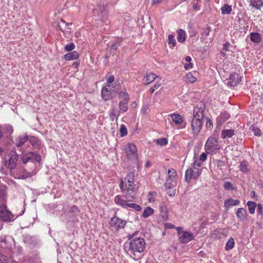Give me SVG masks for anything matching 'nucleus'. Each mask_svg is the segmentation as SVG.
I'll return each instance as SVG.
<instances>
[{
	"label": "nucleus",
	"instance_id": "f257e3e1",
	"mask_svg": "<svg viewBox=\"0 0 263 263\" xmlns=\"http://www.w3.org/2000/svg\"><path fill=\"white\" fill-rule=\"evenodd\" d=\"M138 232L136 231L132 234H129L127 236L128 240H131L129 243V248L127 252L134 259L138 260L142 256L146 243L144 239L141 237H136L133 238L137 235Z\"/></svg>",
	"mask_w": 263,
	"mask_h": 263
},
{
	"label": "nucleus",
	"instance_id": "f03ea898",
	"mask_svg": "<svg viewBox=\"0 0 263 263\" xmlns=\"http://www.w3.org/2000/svg\"><path fill=\"white\" fill-rule=\"evenodd\" d=\"M120 187L122 192L126 191L125 197L128 201H133L136 199L138 186L134 183V181L125 182L124 184L123 180L121 179Z\"/></svg>",
	"mask_w": 263,
	"mask_h": 263
},
{
	"label": "nucleus",
	"instance_id": "7ed1b4c3",
	"mask_svg": "<svg viewBox=\"0 0 263 263\" xmlns=\"http://www.w3.org/2000/svg\"><path fill=\"white\" fill-rule=\"evenodd\" d=\"M94 19L96 21H100L102 22L107 23L108 11L106 6H99L93 10Z\"/></svg>",
	"mask_w": 263,
	"mask_h": 263
},
{
	"label": "nucleus",
	"instance_id": "20e7f679",
	"mask_svg": "<svg viewBox=\"0 0 263 263\" xmlns=\"http://www.w3.org/2000/svg\"><path fill=\"white\" fill-rule=\"evenodd\" d=\"M204 148L207 153L213 154L218 151L220 145L216 138L210 137L206 140Z\"/></svg>",
	"mask_w": 263,
	"mask_h": 263
},
{
	"label": "nucleus",
	"instance_id": "39448f33",
	"mask_svg": "<svg viewBox=\"0 0 263 263\" xmlns=\"http://www.w3.org/2000/svg\"><path fill=\"white\" fill-rule=\"evenodd\" d=\"M176 230L180 242L186 243L194 239L193 234L191 232L183 231L182 227H177Z\"/></svg>",
	"mask_w": 263,
	"mask_h": 263
},
{
	"label": "nucleus",
	"instance_id": "423d86ee",
	"mask_svg": "<svg viewBox=\"0 0 263 263\" xmlns=\"http://www.w3.org/2000/svg\"><path fill=\"white\" fill-rule=\"evenodd\" d=\"M201 174L200 170L195 166L189 168L185 172V180L189 182L192 179H196Z\"/></svg>",
	"mask_w": 263,
	"mask_h": 263
},
{
	"label": "nucleus",
	"instance_id": "0eeeda50",
	"mask_svg": "<svg viewBox=\"0 0 263 263\" xmlns=\"http://www.w3.org/2000/svg\"><path fill=\"white\" fill-rule=\"evenodd\" d=\"M124 151L127 157L130 160H137L138 158L137 150L133 143H129L125 146Z\"/></svg>",
	"mask_w": 263,
	"mask_h": 263
},
{
	"label": "nucleus",
	"instance_id": "6e6552de",
	"mask_svg": "<svg viewBox=\"0 0 263 263\" xmlns=\"http://www.w3.org/2000/svg\"><path fill=\"white\" fill-rule=\"evenodd\" d=\"M0 219L5 221H9L14 219L13 215L7 209L5 205H0Z\"/></svg>",
	"mask_w": 263,
	"mask_h": 263
},
{
	"label": "nucleus",
	"instance_id": "1a4fd4ad",
	"mask_svg": "<svg viewBox=\"0 0 263 263\" xmlns=\"http://www.w3.org/2000/svg\"><path fill=\"white\" fill-rule=\"evenodd\" d=\"M18 160V155L16 152H12L9 155V158L5 162V166L10 170L15 168Z\"/></svg>",
	"mask_w": 263,
	"mask_h": 263
},
{
	"label": "nucleus",
	"instance_id": "9d476101",
	"mask_svg": "<svg viewBox=\"0 0 263 263\" xmlns=\"http://www.w3.org/2000/svg\"><path fill=\"white\" fill-rule=\"evenodd\" d=\"M109 224L116 230H119L124 228L126 224V221L122 220L116 215H115L111 218Z\"/></svg>",
	"mask_w": 263,
	"mask_h": 263
},
{
	"label": "nucleus",
	"instance_id": "9b49d317",
	"mask_svg": "<svg viewBox=\"0 0 263 263\" xmlns=\"http://www.w3.org/2000/svg\"><path fill=\"white\" fill-rule=\"evenodd\" d=\"M203 124L202 120L199 118H193L191 121V128L194 135H198L201 130Z\"/></svg>",
	"mask_w": 263,
	"mask_h": 263
},
{
	"label": "nucleus",
	"instance_id": "f8f14e48",
	"mask_svg": "<svg viewBox=\"0 0 263 263\" xmlns=\"http://www.w3.org/2000/svg\"><path fill=\"white\" fill-rule=\"evenodd\" d=\"M204 105L202 102H199L193 111V118L203 120L204 118Z\"/></svg>",
	"mask_w": 263,
	"mask_h": 263
},
{
	"label": "nucleus",
	"instance_id": "ddd939ff",
	"mask_svg": "<svg viewBox=\"0 0 263 263\" xmlns=\"http://www.w3.org/2000/svg\"><path fill=\"white\" fill-rule=\"evenodd\" d=\"M176 171L174 168H171L168 170V178L164 184L165 189H170L171 188L172 185L171 182L176 177Z\"/></svg>",
	"mask_w": 263,
	"mask_h": 263
},
{
	"label": "nucleus",
	"instance_id": "4468645a",
	"mask_svg": "<svg viewBox=\"0 0 263 263\" xmlns=\"http://www.w3.org/2000/svg\"><path fill=\"white\" fill-rule=\"evenodd\" d=\"M241 81V77L236 73H231L230 76L228 84L231 86H235Z\"/></svg>",
	"mask_w": 263,
	"mask_h": 263
},
{
	"label": "nucleus",
	"instance_id": "2eb2a0df",
	"mask_svg": "<svg viewBox=\"0 0 263 263\" xmlns=\"http://www.w3.org/2000/svg\"><path fill=\"white\" fill-rule=\"evenodd\" d=\"M28 141V135L20 136L15 139V146L20 147Z\"/></svg>",
	"mask_w": 263,
	"mask_h": 263
},
{
	"label": "nucleus",
	"instance_id": "dca6fc26",
	"mask_svg": "<svg viewBox=\"0 0 263 263\" xmlns=\"http://www.w3.org/2000/svg\"><path fill=\"white\" fill-rule=\"evenodd\" d=\"M120 111L115 106L112 105L109 112V117L112 121H117L118 117L120 116Z\"/></svg>",
	"mask_w": 263,
	"mask_h": 263
},
{
	"label": "nucleus",
	"instance_id": "f3484780",
	"mask_svg": "<svg viewBox=\"0 0 263 263\" xmlns=\"http://www.w3.org/2000/svg\"><path fill=\"white\" fill-rule=\"evenodd\" d=\"M250 5L256 10L260 9L263 6V0H249Z\"/></svg>",
	"mask_w": 263,
	"mask_h": 263
},
{
	"label": "nucleus",
	"instance_id": "a211bd4d",
	"mask_svg": "<svg viewBox=\"0 0 263 263\" xmlns=\"http://www.w3.org/2000/svg\"><path fill=\"white\" fill-rule=\"evenodd\" d=\"M126 200L123 199V197L117 195L115 197V202L122 206L123 208H126L127 204V202L129 201L128 200V199L126 198Z\"/></svg>",
	"mask_w": 263,
	"mask_h": 263
},
{
	"label": "nucleus",
	"instance_id": "6ab92c4d",
	"mask_svg": "<svg viewBox=\"0 0 263 263\" xmlns=\"http://www.w3.org/2000/svg\"><path fill=\"white\" fill-rule=\"evenodd\" d=\"M79 58L78 53L76 51L70 52L64 55V58L66 61H71L76 60Z\"/></svg>",
	"mask_w": 263,
	"mask_h": 263
},
{
	"label": "nucleus",
	"instance_id": "aec40b11",
	"mask_svg": "<svg viewBox=\"0 0 263 263\" xmlns=\"http://www.w3.org/2000/svg\"><path fill=\"white\" fill-rule=\"evenodd\" d=\"M236 215L240 220L243 221L247 218V212L243 208H239L237 211Z\"/></svg>",
	"mask_w": 263,
	"mask_h": 263
},
{
	"label": "nucleus",
	"instance_id": "412c9836",
	"mask_svg": "<svg viewBox=\"0 0 263 263\" xmlns=\"http://www.w3.org/2000/svg\"><path fill=\"white\" fill-rule=\"evenodd\" d=\"M157 77V76L153 73L146 74V76L144 77L143 79V83L147 85L153 82Z\"/></svg>",
	"mask_w": 263,
	"mask_h": 263
},
{
	"label": "nucleus",
	"instance_id": "4be33fe9",
	"mask_svg": "<svg viewBox=\"0 0 263 263\" xmlns=\"http://www.w3.org/2000/svg\"><path fill=\"white\" fill-rule=\"evenodd\" d=\"M251 41L255 43H259L261 41V37L259 33L252 32L250 34Z\"/></svg>",
	"mask_w": 263,
	"mask_h": 263
},
{
	"label": "nucleus",
	"instance_id": "5701e85b",
	"mask_svg": "<svg viewBox=\"0 0 263 263\" xmlns=\"http://www.w3.org/2000/svg\"><path fill=\"white\" fill-rule=\"evenodd\" d=\"M170 116L171 117V118H172V120L173 121V122L176 125H180L183 122L182 118L179 114H173L170 115Z\"/></svg>",
	"mask_w": 263,
	"mask_h": 263
},
{
	"label": "nucleus",
	"instance_id": "b1692460",
	"mask_svg": "<svg viewBox=\"0 0 263 263\" xmlns=\"http://www.w3.org/2000/svg\"><path fill=\"white\" fill-rule=\"evenodd\" d=\"M101 96L103 99L105 101L108 100L111 98V95L107 87H104L102 89Z\"/></svg>",
	"mask_w": 263,
	"mask_h": 263
},
{
	"label": "nucleus",
	"instance_id": "393cba45",
	"mask_svg": "<svg viewBox=\"0 0 263 263\" xmlns=\"http://www.w3.org/2000/svg\"><path fill=\"white\" fill-rule=\"evenodd\" d=\"M33 146L37 147L40 144V140L35 137L28 136V141Z\"/></svg>",
	"mask_w": 263,
	"mask_h": 263
},
{
	"label": "nucleus",
	"instance_id": "a878e982",
	"mask_svg": "<svg viewBox=\"0 0 263 263\" xmlns=\"http://www.w3.org/2000/svg\"><path fill=\"white\" fill-rule=\"evenodd\" d=\"M234 135V131L232 129L223 130L221 132V138L223 139L231 138Z\"/></svg>",
	"mask_w": 263,
	"mask_h": 263
},
{
	"label": "nucleus",
	"instance_id": "bb28decb",
	"mask_svg": "<svg viewBox=\"0 0 263 263\" xmlns=\"http://www.w3.org/2000/svg\"><path fill=\"white\" fill-rule=\"evenodd\" d=\"M128 100H122L119 103V109L120 112L123 111L126 112L128 109L127 103L128 102Z\"/></svg>",
	"mask_w": 263,
	"mask_h": 263
},
{
	"label": "nucleus",
	"instance_id": "cd10ccee",
	"mask_svg": "<svg viewBox=\"0 0 263 263\" xmlns=\"http://www.w3.org/2000/svg\"><path fill=\"white\" fill-rule=\"evenodd\" d=\"M240 201L238 200H233L232 198H228L224 201V204L226 206L237 205L239 204Z\"/></svg>",
	"mask_w": 263,
	"mask_h": 263
},
{
	"label": "nucleus",
	"instance_id": "c85d7f7f",
	"mask_svg": "<svg viewBox=\"0 0 263 263\" xmlns=\"http://www.w3.org/2000/svg\"><path fill=\"white\" fill-rule=\"evenodd\" d=\"M185 40V32L182 29L178 31L177 40L180 43L183 42Z\"/></svg>",
	"mask_w": 263,
	"mask_h": 263
},
{
	"label": "nucleus",
	"instance_id": "c756f323",
	"mask_svg": "<svg viewBox=\"0 0 263 263\" xmlns=\"http://www.w3.org/2000/svg\"><path fill=\"white\" fill-rule=\"evenodd\" d=\"M221 10L222 14H229L232 11V7L231 5L225 4L221 7Z\"/></svg>",
	"mask_w": 263,
	"mask_h": 263
},
{
	"label": "nucleus",
	"instance_id": "7c9ffc66",
	"mask_svg": "<svg viewBox=\"0 0 263 263\" xmlns=\"http://www.w3.org/2000/svg\"><path fill=\"white\" fill-rule=\"evenodd\" d=\"M154 213V210L149 206L146 207L142 214V217L147 218Z\"/></svg>",
	"mask_w": 263,
	"mask_h": 263
},
{
	"label": "nucleus",
	"instance_id": "2f4dec72",
	"mask_svg": "<svg viewBox=\"0 0 263 263\" xmlns=\"http://www.w3.org/2000/svg\"><path fill=\"white\" fill-rule=\"evenodd\" d=\"M234 244L235 241L234 238L233 237H231L226 243L225 249L227 251L231 250L234 248Z\"/></svg>",
	"mask_w": 263,
	"mask_h": 263
},
{
	"label": "nucleus",
	"instance_id": "473e14b6",
	"mask_svg": "<svg viewBox=\"0 0 263 263\" xmlns=\"http://www.w3.org/2000/svg\"><path fill=\"white\" fill-rule=\"evenodd\" d=\"M247 205L248 206L249 213L251 214H253L256 207V203L255 202L248 201L247 202Z\"/></svg>",
	"mask_w": 263,
	"mask_h": 263
},
{
	"label": "nucleus",
	"instance_id": "72a5a7b5",
	"mask_svg": "<svg viewBox=\"0 0 263 263\" xmlns=\"http://www.w3.org/2000/svg\"><path fill=\"white\" fill-rule=\"evenodd\" d=\"M197 80V78L193 76V74L191 72H189L186 75V80L187 82L190 83H194Z\"/></svg>",
	"mask_w": 263,
	"mask_h": 263
},
{
	"label": "nucleus",
	"instance_id": "f704fd0d",
	"mask_svg": "<svg viewBox=\"0 0 263 263\" xmlns=\"http://www.w3.org/2000/svg\"><path fill=\"white\" fill-rule=\"evenodd\" d=\"M239 169L240 171L245 173H248L249 171V169L248 168V166L245 161H242L241 162L239 166Z\"/></svg>",
	"mask_w": 263,
	"mask_h": 263
},
{
	"label": "nucleus",
	"instance_id": "c9c22d12",
	"mask_svg": "<svg viewBox=\"0 0 263 263\" xmlns=\"http://www.w3.org/2000/svg\"><path fill=\"white\" fill-rule=\"evenodd\" d=\"M223 187L226 190L232 191L235 187L233 184L230 181H226L223 184Z\"/></svg>",
	"mask_w": 263,
	"mask_h": 263
},
{
	"label": "nucleus",
	"instance_id": "e433bc0d",
	"mask_svg": "<svg viewBox=\"0 0 263 263\" xmlns=\"http://www.w3.org/2000/svg\"><path fill=\"white\" fill-rule=\"evenodd\" d=\"M135 174L133 172H130L128 174L125 178V183L128 182L134 181Z\"/></svg>",
	"mask_w": 263,
	"mask_h": 263
},
{
	"label": "nucleus",
	"instance_id": "4c0bfd02",
	"mask_svg": "<svg viewBox=\"0 0 263 263\" xmlns=\"http://www.w3.org/2000/svg\"><path fill=\"white\" fill-rule=\"evenodd\" d=\"M74 48H75V45L72 42H71V43L67 44L64 47V50L66 51H68V52L72 51Z\"/></svg>",
	"mask_w": 263,
	"mask_h": 263
},
{
	"label": "nucleus",
	"instance_id": "58836bf2",
	"mask_svg": "<svg viewBox=\"0 0 263 263\" xmlns=\"http://www.w3.org/2000/svg\"><path fill=\"white\" fill-rule=\"evenodd\" d=\"M127 134V130L126 126L124 124L120 126V134L121 137L125 136Z\"/></svg>",
	"mask_w": 263,
	"mask_h": 263
},
{
	"label": "nucleus",
	"instance_id": "ea45409f",
	"mask_svg": "<svg viewBox=\"0 0 263 263\" xmlns=\"http://www.w3.org/2000/svg\"><path fill=\"white\" fill-rule=\"evenodd\" d=\"M133 208L137 211H139L141 209L140 206L136 203H127L126 208Z\"/></svg>",
	"mask_w": 263,
	"mask_h": 263
},
{
	"label": "nucleus",
	"instance_id": "a19ab883",
	"mask_svg": "<svg viewBox=\"0 0 263 263\" xmlns=\"http://www.w3.org/2000/svg\"><path fill=\"white\" fill-rule=\"evenodd\" d=\"M29 155L31 156V160H33L36 161L37 162L40 161L41 156L39 155H38L36 153H34L33 152H30Z\"/></svg>",
	"mask_w": 263,
	"mask_h": 263
},
{
	"label": "nucleus",
	"instance_id": "79ce46f5",
	"mask_svg": "<svg viewBox=\"0 0 263 263\" xmlns=\"http://www.w3.org/2000/svg\"><path fill=\"white\" fill-rule=\"evenodd\" d=\"M250 129L253 132L255 136H260L261 135L260 130L257 127L252 125L250 127Z\"/></svg>",
	"mask_w": 263,
	"mask_h": 263
},
{
	"label": "nucleus",
	"instance_id": "37998d69",
	"mask_svg": "<svg viewBox=\"0 0 263 263\" xmlns=\"http://www.w3.org/2000/svg\"><path fill=\"white\" fill-rule=\"evenodd\" d=\"M168 44H172L174 47L176 46V42L173 34H170L168 35Z\"/></svg>",
	"mask_w": 263,
	"mask_h": 263
},
{
	"label": "nucleus",
	"instance_id": "c03bdc74",
	"mask_svg": "<svg viewBox=\"0 0 263 263\" xmlns=\"http://www.w3.org/2000/svg\"><path fill=\"white\" fill-rule=\"evenodd\" d=\"M242 21L244 23L243 27V28H241L240 30H241V32L243 31L245 33H246L247 32L249 27V23L247 20H243Z\"/></svg>",
	"mask_w": 263,
	"mask_h": 263
},
{
	"label": "nucleus",
	"instance_id": "a18cd8bd",
	"mask_svg": "<svg viewBox=\"0 0 263 263\" xmlns=\"http://www.w3.org/2000/svg\"><path fill=\"white\" fill-rule=\"evenodd\" d=\"M157 143L160 145H165L167 144V140L166 138H163L157 140Z\"/></svg>",
	"mask_w": 263,
	"mask_h": 263
},
{
	"label": "nucleus",
	"instance_id": "49530a36",
	"mask_svg": "<svg viewBox=\"0 0 263 263\" xmlns=\"http://www.w3.org/2000/svg\"><path fill=\"white\" fill-rule=\"evenodd\" d=\"M71 25V24H66L65 22L63 21V20H61V22L59 23V28L60 29V30H61L62 31L64 32V31H67L68 32V30H66L65 29H64V26H69Z\"/></svg>",
	"mask_w": 263,
	"mask_h": 263
},
{
	"label": "nucleus",
	"instance_id": "de8ad7c7",
	"mask_svg": "<svg viewBox=\"0 0 263 263\" xmlns=\"http://www.w3.org/2000/svg\"><path fill=\"white\" fill-rule=\"evenodd\" d=\"M119 97L120 98H123L122 100H126L129 101L128 95L126 92H120L119 93Z\"/></svg>",
	"mask_w": 263,
	"mask_h": 263
},
{
	"label": "nucleus",
	"instance_id": "09e8293b",
	"mask_svg": "<svg viewBox=\"0 0 263 263\" xmlns=\"http://www.w3.org/2000/svg\"><path fill=\"white\" fill-rule=\"evenodd\" d=\"M31 160V156L29 153L24 155L22 157V160L24 163H26L29 160Z\"/></svg>",
	"mask_w": 263,
	"mask_h": 263
},
{
	"label": "nucleus",
	"instance_id": "8fccbe9b",
	"mask_svg": "<svg viewBox=\"0 0 263 263\" xmlns=\"http://www.w3.org/2000/svg\"><path fill=\"white\" fill-rule=\"evenodd\" d=\"M114 76L113 75H109L105 77V79L108 83H111L114 81Z\"/></svg>",
	"mask_w": 263,
	"mask_h": 263
},
{
	"label": "nucleus",
	"instance_id": "3c124183",
	"mask_svg": "<svg viewBox=\"0 0 263 263\" xmlns=\"http://www.w3.org/2000/svg\"><path fill=\"white\" fill-rule=\"evenodd\" d=\"M257 212L260 215H263L262 205L261 204L256 205Z\"/></svg>",
	"mask_w": 263,
	"mask_h": 263
},
{
	"label": "nucleus",
	"instance_id": "603ef678",
	"mask_svg": "<svg viewBox=\"0 0 263 263\" xmlns=\"http://www.w3.org/2000/svg\"><path fill=\"white\" fill-rule=\"evenodd\" d=\"M201 162V161H200V160L199 159L198 160L197 159H195L194 161L193 166H195V167H196V166L200 167L201 166V164H202Z\"/></svg>",
	"mask_w": 263,
	"mask_h": 263
},
{
	"label": "nucleus",
	"instance_id": "864d4df0",
	"mask_svg": "<svg viewBox=\"0 0 263 263\" xmlns=\"http://www.w3.org/2000/svg\"><path fill=\"white\" fill-rule=\"evenodd\" d=\"M207 158V155L205 153H202L200 156V158H199V160H200V161L201 162H204L205 161V160Z\"/></svg>",
	"mask_w": 263,
	"mask_h": 263
},
{
	"label": "nucleus",
	"instance_id": "5fc2aeb1",
	"mask_svg": "<svg viewBox=\"0 0 263 263\" xmlns=\"http://www.w3.org/2000/svg\"><path fill=\"white\" fill-rule=\"evenodd\" d=\"M6 188V187L5 186H0V196L5 195Z\"/></svg>",
	"mask_w": 263,
	"mask_h": 263
},
{
	"label": "nucleus",
	"instance_id": "6e6d98bb",
	"mask_svg": "<svg viewBox=\"0 0 263 263\" xmlns=\"http://www.w3.org/2000/svg\"><path fill=\"white\" fill-rule=\"evenodd\" d=\"M164 227L166 229H174L175 227L174 224L171 223H166L164 224Z\"/></svg>",
	"mask_w": 263,
	"mask_h": 263
},
{
	"label": "nucleus",
	"instance_id": "4d7b16f0",
	"mask_svg": "<svg viewBox=\"0 0 263 263\" xmlns=\"http://www.w3.org/2000/svg\"><path fill=\"white\" fill-rule=\"evenodd\" d=\"M79 212V210L77 206L73 205V206H72L71 208L70 212H71V213H78Z\"/></svg>",
	"mask_w": 263,
	"mask_h": 263
},
{
	"label": "nucleus",
	"instance_id": "13d9d810",
	"mask_svg": "<svg viewBox=\"0 0 263 263\" xmlns=\"http://www.w3.org/2000/svg\"><path fill=\"white\" fill-rule=\"evenodd\" d=\"M172 187L170 189H166L167 190H170L167 192V193L170 196H174L176 193L175 189H173L171 190Z\"/></svg>",
	"mask_w": 263,
	"mask_h": 263
},
{
	"label": "nucleus",
	"instance_id": "bf43d9fd",
	"mask_svg": "<svg viewBox=\"0 0 263 263\" xmlns=\"http://www.w3.org/2000/svg\"><path fill=\"white\" fill-rule=\"evenodd\" d=\"M0 263H7L6 257L0 254Z\"/></svg>",
	"mask_w": 263,
	"mask_h": 263
},
{
	"label": "nucleus",
	"instance_id": "052dcab7",
	"mask_svg": "<svg viewBox=\"0 0 263 263\" xmlns=\"http://www.w3.org/2000/svg\"><path fill=\"white\" fill-rule=\"evenodd\" d=\"M119 46V44L118 43H116L115 44H114L111 46V48H110V50H116L118 47Z\"/></svg>",
	"mask_w": 263,
	"mask_h": 263
},
{
	"label": "nucleus",
	"instance_id": "680f3d73",
	"mask_svg": "<svg viewBox=\"0 0 263 263\" xmlns=\"http://www.w3.org/2000/svg\"><path fill=\"white\" fill-rule=\"evenodd\" d=\"M217 166L218 167H222L224 165V163L221 160H218L217 162Z\"/></svg>",
	"mask_w": 263,
	"mask_h": 263
},
{
	"label": "nucleus",
	"instance_id": "e2e57ef3",
	"mask_svg": "<svg viewBox=\"0 0 263 263\" xmlns=\"http://www.w3.org/2000/svg\"><path fill=\"white\" fill-rule=\"evenodd\" d=\"M229 46L230 43L228 42H226L223 45V49L226 51L229 50L228 47H229Z\"/></svg>",
	"mask_w": 263,
	"mask_h": 263
},
{
	"label": "nucleus",
	"instance_id": "0e129e2a",
	"mask_svg": "<svg viewBox=\"0 0 263 263\" xmlns=\"http://www.w3.org/2000/svg\"><path fill=\"white\" fill-rule=\"evenodd\" d=\"M192 66H193V64L191 63H189V64L186 63L184 64V66L185 69H187L190 68H192Z\"/></svg>",
	"mask_w": 263,
	"mask_h": 263
},
{
	"label": "nucleus",
	"instance_id": "69168bd1",
	"mask_svg": "<svg viewBox=\"0 0 263 263\" xmlns=\"http://www.w3.org/2000/svg\"><path fill=\"white\" fill-rule=\"evenodd\" d=\"M160 86H161V84H160V83H157L156 84H155V85L154 86V87H154L155 89H157L159 88L160 87Z\"/></svg>",
	"mask_w": 263,
	"mask_h": 263
},
{
	"label": "nucleus",
	"instance_id": "338daca9",
	"mask_svg": "<svg viewBox=\"0 0 263 263\" xmlns=\"http://www.w3.org/2000/svg\"><path fill=\"white\" fill-rule=\"evenodd\" d=\"M193 8L197 10H198L200 9V8L197 4H194L193 5Z\"/></svg>",
	"mask_w": 263,
	"mask_h": 263
},
{
	"label": "nucleus",
	"instance_id": "774afa93",
	"mask_svg": "<svg viewBox=\"0 0 263 263\" xmlns=\"http://www.w3.org/2000/svg\"><path fill=\"white\" fill-rule=\"evenodd\" d=\"M212 125L213 124V122L211 120L209 119L207 121V122H206V125Z\"/></svg>",
	"mask_w": 263,
	"mask_h": 263
}]
</instances>
